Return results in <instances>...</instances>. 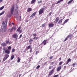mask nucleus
I'll return each mask as SVG.
<instances>
[{
  "instance_id": "nucleus-1",
  "label": "nucleus",
  "mask_w": 77,
  "mask_h": 77,
  "mask_svg": "<svg viewBox=\"0 0 77 77\" xmlns=\"http://www.w3.org/2000/svg\"><path fill=\"white\" fill-rule=\"evenodd\" d=\"M44 8H41L39 11V15H41L44 11Z\"/></svg>"
},
{
  "instance_id": "nucleus-2",
  "label": "nucleus",
  "mask_w": 77,
  "mask_h": 77,
  "mask_svg": "<svg viewBox=\"0 0 77 77\" xmlns=\"http://www.w3.org/2000/svg\"><path fill=\"white\" fill-rule=\"evenodd\" d=\"M13 37L14 38H15V40L17 41L18 39V35L16 34H14L13 35Z\"/></svg>"
},
{
  "instance_id": "nucleus-3",
  "label": "nucleus",
  "mask_w": 77,
  "mask_h": 77,
  "mask_svg": "<svg viewBox=\"0 0 77 77\" xmlns=\"http://www.w3.org/2000/svg\"><path fill=\"white\" fill-rule=\"evenodd\" d=\"M14 6H13L12 7V8L11 9V14H12L13 13H14Z\"/></svg>"
},
{
  "instance_id": "nucleus-4",
  "label": "nucleus",
  "mask_w": 77,
  "mask_h": 77,
  "mask_svg": "<svg viewBox=\"0 0 77 77\" xmlns=\"http://www.w3.org/2000/svg\"><path fill=\"white\" fill-rule=\"evenodd\" d=\"M50 40L49 39H46V40H44L42 42V44H44V45H46V44H47V43L46 42H47V41H48Z\"/></svg>"
},
{
  "instance_id": "nucleus-5",
  "label": "nucleus",
  "mask_w": 77,
  "mask_h": 77,
  "mask_svg": "<svg viewBox=\"0 0 77 77\" xmlns=\"http://www.w3.org/2000/svg\"><path fill=\"white\" fill-rule=\"evenodd\" d=\"M54 24L53 23H51L49 24L48 26L49 27L51 28V27H53V26H54Z\"/></svg>"
},
{
  "instance_id": "nucleus-6",
  "label": "nucleus",
  "mask_w": 77,
  "mask_h": 77,
  "mask_svg": "<svg viewBox=\"0 0 77 77\" xmlns=\"http://www.w3.org/2000/svg\"><path fill=\"white\" fill-rule=\"evenodd\" d=\"M54 69L51 70V71L48 74L49 75H52L53 72H54Z\"/></svg>"
},
{
  "instance_id": "nucleus-7",
  "label": "nucleus",
  "mask_w": 77,
  "mask_h": 77,
  "mask_svg": "<svg viewBox=\"0 0 77 77\" xmlns=\"http://www.w3.org/2000/svg\"><path fill=\"white\" fill-rule=\"evenodd\" d=\"M6 25H4L3 26V29H2V32H5L6 31Z\"/></svg>"
},
{
  "instance_id": "nucleus-8",
  "label": "nucleus",
  "mask_w": 77,
  "mask_h": 77,
  "mask_svg": "<svg viewBox=\"0 0 77 77\" xmlns=\"http://www.w3.org/2000/svg\"><path fill=\"white\" fill-rule=\"evenodd\" d=\"M5 53L8 54H9L10 53V51H9L8 49L6 50L5 51Z\"/></svg>"
},
{
  "instance_id": "nucleus-9",
  "label": "nucleus",
  "mask_w": 77,
  "mask_h": 77,
  "mask_svg": "<svg viewBox=\"0 0 77 77\" xmlns=\"http://www.w3.org/2000/svg\"><path fill=\"white\" fill-rule=\"evenodd\" d=\"M61 68L62 66H59L57 68V71H60V70L61 69Z\"/></svg>"
},
{
  "instance_id": "nucleus-10",
  "label": "nucleus",
  "mask_w": 77,
  "mask_h": 77,
  "mask_svg": "<svg viewBox=\"0 0 77 77\" xmlns=\"http://www.w3.org/2000/svg\"><path fill=\"white\" fill-rule=\"evenodd\" d=\"M36 12H34L30 16V18H32L33 17H34V16H35L36 15Z\"/></svg>"
},
{
  "instance_id": "nucleus-11",
  "label": "nucleus",
  "mask_w": 77,
  "mask_h": 77,
  "mask_svg": "<svg viewBox=\"0 0 77 77\" xmlns=\"http://www.w3.org/2000/svg\"><path fill=\"white\" fill-rule=\"evenodd\" d=\"M72 36H73V35L72 34H70L67 36V38H72Z\"/></svg>"
},
{
  "instance_id": "nucleus-12",
  "label": "nucleus",
  "mask_w": 77,
  "mask_h": 77,
  "mask_svg": "<svg viewBox=\"0 0 77 77\" xmlns=\"http://www.w3.org/2000/svg\"><path fill=\"white\" fill-rule=\"evenodd\" d=\"M2 24L4 25V26H6V24H7V22L5 21V22L4 21H3Z\"/></svg>"
},
{
  "instance_id": "nucleus-13",
  "label": "nucleus",
  "mask_w": 77,
  "mask_h": 77,
  "mask_svg": "<svg viewBox=\"0 0 77 77\" xmlns=\"http://www.w3.org/2000/svg\"><path fill=\"white\" fill-rule=\"evenodd\" d=\"M68 21H69V19L66 20L64 21L63 23V25L65 24V23H67V22Z\"/></svg>"
},
{
  "instance_id": "nucleus-14",
  "label": "nucleus",
  "mask_w": 77,
  "mask_h": 77,
  "mask_svg": "<svg viewBox=\"0 0 77 77\" xmlns=\"http://www.w3.org/2000/svg\"><path fill=\"white\" fill-rule=\"evenodd\" d=\"M31 48H32V47H31V46H30L29 45V46L27 47L26 48V50H29V49H30H30Z\"/></svg>"
},
{
  "instance_id": "nucleus-15",
  "label": "nucleus",
  "mask_w": 77,
  "mask_h": 77,
  "mask_svg": "<svg viewBox=\"0 0 77 77\" xmlns=\"http://www.w3.org/2000/svg\"><path fill=\"white\" fill-rule=\"evenodd\" d=\"M63 20L62 19H61V20H60L59 21L58 23V24H60V23H61L62 22V21Z\"/></svg>"
},
{
  "instance_id": "nucleus-16",
  "label": "nucleus",
  "mask_w": 77,
  "mask_h": 77,
  "mask_svg": "<svg viewBox=\"0 0 77 77\" xmlns=\"http://www.w3.org/2000/svg\"><path fill=\"white\" fill-rule=\"evenodd\" d=\"M9 55L8 54H6L5 56V57H5V58L7 59L9 57Z\"/></svg>"
},
{
  "instance_id": "nucleus-17",
  "label": "nucleus",
  "mask_w": 77,
  "mask_h": 77,
  "mask_svg": "<svg viewBox=\"0 0 77 77\" xmlns=\"http://www.w3.org/2000/svg\"><path fill=\"white\" fill-rule=\"evenodd\" d=\"M2 45L3 46V47H5L6 45V44L5 43H3L2 44Z\"/></svg>"
},
{
  "instance_id": "nucleus-18",
  "label": "nucleus",
  "mask_w": 77,
  "mask_h": 77,
  "mask_svg": "<svg viewBox=\"0 0 77 77\" xmlns=\"http://www.w3.org/2000/svg\"><path fill=\"white\" fill-rule=\"evenodd\" d=\"M15 57V56L14 55H12L11 57V60H13V59L14 58V57Z\"/></svg>"
},
{
  "instance_id": "nucleus-19",
  "label": "nucleus",
  "mask_w": 77,
  "mask_h": 77,
  "mask_svg": "<svg viewBox=\"0 0 77 77\" xmlns=\"http://www.w3.org/2000/svg\"><path fill=\"white\" fill-rule=\"evenodd\" d=\"M32 11V9L31 8H29L27 9V11L28 12H30Z\"/></svg>"
},
{
  "instance_id": "nucleus-20",
  "label": "nucleus",
  "mask_w": 77,
  "mask_h": 77,
  "mask_svg": "<svg viewBox=\"0 0 77 77\" xmlns=\"http://www.w3.org/2000/svg\"><path fill=\"white\" fill-rule=\"evenodd\" d=\"M38 37H34L33 38V39H35V40H37V39H38Z\"/></svg>"
},
{
  "instance_id": "nucleus-21",
  "label": "nucleus",
  "mask_w": 77,
  "mask_h": 77,
  "mask_svg": "<svg viewBox=\"0 0 77 77\" xmlns=\"http://www.w3.org/2000/svg\"><path fill=\"white\" fill-rule=\"evenodd\" d=\"M9 42V39L7 40L6 42V44H10L11 42Z\"/></svg>"
},
{
  "instance_id": "nucleus-22",
  "label": "nucleus",
  "mask_w": 77,
  "mask_h": 77,
  "mask_svg": "<svg viewBox=\"0 0 77 77\" xmlns=\"http://www.w3.org/2000/svg\"><path fill=\"white\" fill-rule=\"evenodd\" d=\"M70 61H71V59H70V58H69L66 64H68V63H69L70 62Z\"/></svg>"
},
{
  "instance_id": "nucleus-23",
  "label": "nucleus",
  "mask_w": 77,
  "mask_h": 77,
  "mask_svg": "<svg viewBox=\"0 0 77 77\" xmlns=\"http://www.w3.org/2000/svg\"><path fill=\"white\" fill-rule=\"evenodd\" d=\"M73 0H71L67 3V4H69V3H71L72 2H73Z\"/></svg>"
},
{
  "instance_id": "nucleus-24",
  "label": "nucleus",
  "mask_w": 77,
  "mask_h": 77,
  "mask_svg": "<svg viewBox=\"0 0 77 77\" xmlns=\"http://www.w3.org/2000/svg\"><path fill=\"white\" fill-rule=\"evenodd\" d=\"M21 60V59L19 57H18V59L17 60V62L19 63L20 62Z\"/></svg>"
},
{
  "instance_id": "nucleus-25",
  "label": "nucleus",
  "mask_w": 77,
  "mask_h": 77,
  "mask_svg": "<svg viewBox=\"0 0 77 77\" xmlns=\"http://www.w3.org/2000/svg\"><path fill=\"white\" fill-rule=\"evenodd\" d=\"M21 27H19L18 29H17V32H18L19 31H20V29H21Z\"/></svg>"
},
{
  "instance_id": "nucleus-26",
  "label": "nucleus",
  "mask_w": 77,
  "mask_h": 77,
  "mask_svg": "<svg viewBox=\"0 0 77 77\" xmlns=\"http://www.w3.org/2000/svg\"><path fill=\"white\" fill-rule=\"evenodd\" d=\"M13 29H14V30H16V29L15 27H12L11 28V31H12V30H13Z\"/></svg>"
},
{
  "instance_id": "nucleus-27",
  "label": "nucleus",
  "mask_w": 77,
  "mask_h": 77,
  "mask_svg": "<svg viewBox=\"0 0 77 77\" xmlns=\"http://www.w3.org/2000/svg\"><path fill=\"white\" fill-rule=\"evenodd\" d=\"M4 13H5V11H3L2 13H1L0 14V16H1V15H3V14H4Z\"/></svg>"
},
{
  "instance_id": "nucleus-28",
  "label": "nucleus",
  "mask_w": 77,
  "mask_h": 77,
  "mask_svg": "<svg viewBox=\"0 0 77 77\" xmlns=\"http://www.w3.org/2000/svg\"><path fill=\"white\" fill-rule=\"evenodd\" d=\"M36 2V0H32V1H31V3H32L33 4V3H35V2Z\"/></svg>"
},
{
  "instance_id": "nucleus-29",
  "label": "nucleus",
  "mask_w": 77,
  "mask_h": 77,
  "mask_svg": "<svg viewBox=\"0 0 77 77\" xmlns=\"http://www.w3.org/2000/svg\"><path fill=\"white\" fill-rule=\"evenodd\" d=\"M63 63V62H60L59 64V66H60V65H62V64Z\"/></svg>"
},
{
  "instance_id": "nucleus-30",
  "label": "nucleus",
  "mask_w": 77,
  "mask_h": 77,
  "mask_svg": "<svg viewBox=\"0 0 77 77\" xmlns=\"http://www.w3.org/2000/svg\"><path fill=\"white\" fill-rule=\"evenodd\" d=\"M45 23H44L42 25V27H44L45 26Z\"/></svg>"
},
{
  "instance_id": "nucleus-31",
  "label": "nucleus",
  "mask_w": 77,
  "mask_h": 77,
  "mask_svg": "<svg viewBox=\"0 0 77 77\" xmlns=\"http://www.w3.org/2000/svg\"><path fill=\"white\" fill-rule=\"evenodd\" d=\"M59 17H57L56 19V20L58 22V21H59Z\"/></svg>"
},
{
  "instance_id": "nucleus-32",
  "label": "nucleus",
  "mask_w": 77,
  "mask_h": 77,
  "mask_svg": "<svg viewBox=\"0 0 77 77\" xmlns=\"http://www.w3.org/2000/svg\"><path fill=\"white\" fill-rule=\"evenodd\" d=\"M29 52H30V53H32V48H31L30 49Z\"/></svg>"
},
{
  "instance_id": "nucleus-33",
  "label": "nucleus",
  "mask_w": 77,
  "mask_h": 77,
  "mask_svg": "<svg viewBox=\"0 0 77 77\" xmlns=\"http://www.w3.org/2000/svg\"><path fill=\"white\" fill-rule=\"evenodd\" d=\"M4 6H3L2 7H1L0 8V10H2L3 8H4Z\"/></svg>"
},
{
  "instance_id": "nucleus-34",
  "label": "nucleus",
  "mask_w": 77,
  "mask_h": 77,
  "mask_svg": "<svg viewBox=\"0 0 77 77\" xmlns=\"http://www.w3.org/2000/svg\"><path fill=\"white\" fill-rule=\"evenodd\" d=\"M11 46H9L8 47V50H11Z\"/></svg>"
},
{
  "instance_id": "nucleus-35",
  "label": "nucleus",
  "mask_w": 77,
  "mask_h": 77,
  "mask_svg": "<svg viewBox=\"0 0 77 77\" xmlns=\"http://www.w3.org/2000/svg\"><path fill=\"white\" fill-rule=\"evenodd\" d=\"M42 3V0H41L40 1H38V3Z\"/></svg>"
},
{
  "instance_id": "nucleus-36",
  "label": "nucleus",
  "mask_w": 77,
  "mask_h": 77,
  "mask_svg": "<svg viewBox=\"0 0 77 77\" xmlns=\"http://www.w3.org/2000/svg\"><path fill=\"white\" fill-rule=\"evenodd\" d=\"M12 53H13V52H14V51H15V49L14 48V49H12Z\"/></svg>"
},
{
  "instance_id": "nucleus-37",
  "label": "nucleus",
  "mask_w": 77,
  "mask_h": 77,
  "mask_svg": "<svg viewBox=\"0 0 77 77\" xmlns=\"http://www.w3.org/2000/svg\"><path fill=\"white\" fill-rule=\"evenodd\" d=\"M53 56L51 57H49V59H50V60H51V59H53Z\"/></svg>"
},
{
  "instance_id": "nucleus-38",
  "label": "nucleus",
  "mask_w": 77,
  "mask_h": 77,
  "mask_svg": "<svg viewBox=\"0 0 77 77\" xmlns=\"http://www.w3.org/2000/svg\"><path fill=\"white\" fill-rule=\"evenodd\" d=\"M36 34L35 33L33 34V36H34V37H36Z\"/></svg>"
},
{
  "instance_id": "nucleus-39",
  "label": "nucleus",
  "mask_w": 77,
  "mask_h": 77,
  "mask_svg": "<svg viewBox=\"0 0 77 77\" xmlns=\"http://www.w3.org/2000/svg\"><path fill=\"white\" fill-rule=\"evenodd\" d=\"M40 68V66H39V65H38V66L36 67V69H38V68Z\"/></svg>"
},
{
  "instance_id": "nucleus-40",
  "label": "nucleus",
  "mask_w": 77,
  "mask_h": 77,
  "mask_svg": "<svg viewBox=\"0 0 77 77\" xmlns=\"http://www.w3.org/2000/svg\"><path fill=\"white\" fill-rule=\"evenodd\" d=\"M60 2H61L60 1H59L57 2L56 4H58V3H60Z\"/></svg>"
},
{
  "instance_id": "nucleus-41",
  "label": "nucleus",
  "mask_w": 77,
  "mask_h": 77,
  "mask_svg": "<svg viewBox=\"0 0 77 77\" xmlns=\"http://www.w3.org/2000/svg\"><path fill=\"white\" fill-rule=\"evenodd\" d=\"M68 39V38L67 37L64 39V41H66Z\"/></svg>"
},
{
  "instance_id": "nucleus-42",
  "label": "nucleus",
  "mask_w": 77,
  "mask_h": 77,
  "mask_svg": "<svg viewBox=\"0 0 77 77\" xmlns=\"http://www.w3.org/2000/svg\"><path fill=\"white\" fill-rule=\"evenodd\" d=\"M6 58L4 57L3 59V61H5V60H6Z\"/></svg>"
},
{
  "instance_id": "nucleus-43",
  "label": "nucleus",
  "mask_w": 77,
  "mask_h": 77,
  "mask_svg": "<svg viewBox=\"0 0 77 77\" xmlns=\"http://www.w3.org/2000/svg\"><path fill=\"white\" fill-rule=\"evenodd\" d=\"M57 23V22L56 20H55V21H54V23H55V24H56Z\"/></svg>"
},
{
  "instance_id": "nucleus-44",
  "label": "nucleus",
  "mask_w": 77,
  "mask_h": 77,
  "mask_svg": "<svg viewBox=\"0 0 77 77\" xmlns=\"http://www.w3.org/2000/svg\"><path fill=\"white\" fill-rule=\"evenodd\" d=\"M39 53V51H37L36 52V53H35V54L36 55H37V54H38V53Z\"/></svg>"
},
{
  "instance_id": "nucleus-45",
  "label": "nucleus",
  "mask_w": 77,
  "mask_h": 77,
  "mask_svg": "<svg viewBox=\"0 0 77 77\" xmlns=\"http://www.w3.org/2000/svg\"><path fill=\"white\" fill-rule=\"evenodd\" d=\"M52 68H53V66H50L49 67V69H51Z\"/></svg>"
},
{
  "instance_id": "nucleus-46",
  "label": "nucleus",
  "mask_w": 77,
  "mask_h": 77,
  "mask_svg": "<svg viewBox=\"0 0 77 77\" xmlns=\"http://www.w3.org/2000/svg\"><path fill=\"white\" fill-rule=\"evenodd\" d=\"M59 75H55L54 76V77H57V76H58Z\"/></svg>"
},
{
  "instance_id": "nucleus-47",
  "label": "nucleus",
  "mask_w": 77,
  "mask_h": 77,
  "mask_svg": "<svg viewBox=\"0 0 77 77\" xmlns=\"http://www.w3.org/2000/svg\"><path fill=\"white\" fill-rule=\"evenodd\" d=\"M32 41H33V39H30V40H29V42H32Z\"/></svg>"
},
{
  "instance_id": "nucleus-48",
  "label": "nucleus",
  "mask_w": 77,
  "mask_h": 77,
  "mask_svg": "<svg viewBox=\"0 0 77 77\" xmlns=\"http://www.w3.org/2000/svg\"><path fill=\"white\" fill-rule=\"evenodd\" d=\"M52 14V12H50V13L49 14V15H51V14Z\"/></svg>"
},
{
  "instance_id": "nucleus-49",
  "label": "nucleus",
  "mask_w": 77,
  "mask_h": 77,
  "mask_svg": "<svg viewBox=\"0 0 77 77\" xmlns=\"http://www.w3.org/2000/svg\"><path fill=\"white\" fill-rule=\"evenodd\" d=\"M54 62H52L51 63V65H53V64H54Z\"/></svg>"
},
{
  "instance_id": "nucleus-50",
  "label": "nucleus",
  "mask_w": 77,
  "mask_h": 77,
  "mask_svg": "<svg viewBox=\"0 0 77 77\" xmlns=\"http://www.w3.org/2000/svg\"><path fill=\"white\" fill-rule=\"evenodd\" d=\"M22 37V34L20 35L19 36V38H21Z\"/></svg>"
},
{
  "instance_id": "nucleus-51",
  "label": "nucleus",
  "mask_w": 77,
  "mask_h": 77,
  "mask_svg": "<svg viewBox=\"0 0 77 77\" xmlns=\"http://www.w3.org/2000/svg\"><path fill=\"white\" fill-rule=\"evenodd\" d=\"M75 64H74V63H73L72 64V66H73V67H74V66H75Z\"/></svg>"
},
{
  "instance_id": "nucleus-52",
  "label": "nucleus",
  "mask_w": 77,
  "mask_h": 77,
  "mask_svg": "<svg viewBox=\"0 0 77 77\" xmlns=\"http://www.w3.org/2000/svg\"><path fill=\"white\" fill-rule=\"evenodd\" d=\"M20 21H21V16H20Z\"/></svg>"
},
{
  "instance_id": "nucleus-53",
  "label": "nucleus",
  "mask_w": 77,
  "mask_h": 77,
  "mask_svg": "<svg viewBox=\"0 0 77 77\" xmlns=\"http://www.w3.org/2000/svg\"><path fill=\"white\" fill-rule=\"evenodd\" d=\"M3 0H0V3H2V2Z\"/></svg>"
},
{
  "instance_id": "nucleus-54",
  "label": "nucleus",
  "mask_w": 77,
  "mask_h": 77,
  "mask_svg": "<svg viewBox=\"0 0 77 77\" xmlns=\"http://www.w3.org/2000/svg\"><path fill=\"white\" fill-rule=\"evenodd\" d=\"M19 32L20 33H21V32H22V30H20Z\"/></svg>"
},
{
  "instance_id": "nucleus-55",
  "label": "nucleus",
  "mask_w": 77,
  "mask_h": 77,
  "mask_svg": "<svg viewBox=\"0 0 77 77\" xmlns=\"http://www.w3.org/2000/svg\"><path fill=\"white\" fill-rule=\"evenodd\" d=\"M60 2H63V0H60Z\"/></svg>"
},
{
  "instance_id": "nucleus-56",
  "label": "nucleus",
  "mask_w": 77,
  "mask_h": 77,
  "mask_svg": "<svg viewBox=\"0 0 77 77\" xmlns=\"http://www.w3.org/2000/svg\"><path fill=\"white\" fill-rule=\"evenodd\" d=\"M3 50H4V51H5V48H3Z\"/></svg>"
},
{
  "instance_id": "nucleus-57",
  "label": "nucleus",
  "mask_w": 77,
  "mask_h": 77,
  "mask_svg": "<svg viewBox=\"0 0 77 77\" xmlns=\"http://www.w3.org/2000/svg\"><path fill=\"white\" fill-rule=\"evenodd\" d=\"M22 75V74H21L19 75V77H21V75Z\"/></svg>"
},
{
  "instance_id": "nucleus-58",
  "label": "nucleus",
  "mask_w": 77,
  "mask_h": 77,
  "mask_svg": "<svg viewBox=\"0 0 77 77\" xmlns=\"http://www.w3.org/2000/svg\"><path fill=\"white\" fill-rule=\"evenodd\" d=\"M12 24L13 25H14V23H12Z\"/></svg>"
},
{
  "instance_id": "nucleus-59",
  "label": "nucleus",
  "mask_w": 77,
  "mask_h": 77,
  "mask_svg": "<svg viewBox=\"0 0 77 77\" xmlns=\"http://www.w3.org/2000/svg\"><path fill=\"white\" fill-rule=\"evenodd\" d=\"M47 62H46V63H45V64H47Z\"/></svg>"
},
{
  "instance_id": "nucleus-60",
  "label": "nucleus",
  "mask_w": 77,
  "mask_h": 77,
  "mask_svg": "<svg viewBox=\"0 0 77 77\" xmlns=\"http://www.w3.org/2000/svg\"><path fill=\"white\" fill-rule=\"evenodd\" d=\"M59 60H61V58H59Z\"/></svg>"
},
{
  "instance_id": "nucleus-61",
  "label": "nucleus",
  "mask_w": 77,
  "mask_h": 77,
  "mask_svg": "<svg viewBox=\"0 0 77 77\" xmlns=\"http://www.w3.org/2000/svg\"><path fill=\"white\" fill-rule=\"evenodd\" d=\"M66 66H64V68H66Z\"/></svg>"
},
{
  "instance_id": "nucleus-62",
  "label": "nucleus",
  "mask_w": 77,
  "mask_h": 77,
  "mask_svg": "<svg viewBox=\"0 0 77 77\" xmlns=\"http://www.w3.org/2000/svg\"><path fill=\"white\" fill-rule=\"evenodd\" d=\"M28 20H27L26 21V22H28Z\"/></svg>"
},
{
  "instance_id": "nucleus-63",
  "label": "nucleus",
  "mask_w": 77,
  "mask_h": 77,
  "mask_svg": "<svg viewBox=\"0 0 77 77\" xmlns=\"http://www.w3.org/2000/svg\"><path fill=\"white\" fill-rule=\"evenodd\" d=\"M29 44H31V42H29Z\"/></svg>"
},
{
  "instance_id": "nucleus-64",
  "label": "nucleus",
  "mask_w": 77,
  "mask_h": 77,
  "mask_svg": "<svg viewBox=\"0 0 77 77\" xmlns=\"http://www.w3.org/2000/svg\"><path fill=\"white\" fill-rule=\"evenodd\" d=\"M10 25H11V24L10 23L9 24V25L10 26Z\"/></svg>"
}]
</instances>
